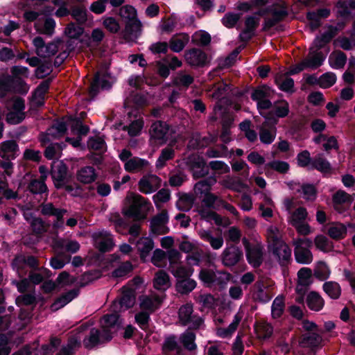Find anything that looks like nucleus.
<instances>
[{
    "mask_svg": "<svg viewBox=\"0 0 355 355\" xmlns=\"http://www.w3.org/2000/svg\"><path fill=\"white\" fill-rule=\"evenodd\" d=\"M128 206L122 210L123 215L135 221H141L146 218L151 203L142 196L129 192L125 198Z\"/></svg>",
    "mask_w": 355,
    "mask_h": 355,
    "instance_id": "nucleus-1",
    "label": "nucleus"
},
{
    "mask_svg": "<svg viewBox=\"0 0 355 355\" xmlns=\"http://www.w3.org/2000/svg\"><path fill=\"white\" fill-rule=\"evenodd\" d=\"M221 261L224 266L227 268H234L238 266L241 270H244L245 266L243 252L241 247L227 243L225 248L221 254Z\"/></svg>",
    "mask_w": 355,
    "mask_h": 355,
    "instance_id": "nucleus-2",
    "label": "nucleus"
},
{
    "mask_svg": "<svg viewBox=\"0 0 355 355\" xmlns=\"http://www.w3.org/2000/svg\"><path fill=\"white\" fill-rule=\"evenodd\" d=\"M110 77V73L107 70L98 71L95 73L89 89V96L91 100L96 98L100 89L109 90L112 88V83L107 79Z\"/></svg>",
    "mask_w": 355,
    "mask_h": 355,
    "instance_id": "nucleus-3",
    "label": "nucleus"
},
{
    "mask_svg": "<svg viewBox=\"0 0 355 355\" xmlns=\"http://www.w3.org/2000/svg\"><path fill=\"white\" fill-rule=\"evenodd\" d=\"M270 250L277 258L279 263L282 266L288 265L291 259V249L289 246L281 241L277 235L272 236V243L269 245Z\"/></svg>",
    "mask_w": 355,
    "mask_h": 355,
    "instance_id": "nucleus-4",
    "label": "nucleus"
},
{
    "mask_svg": "<svg viewBox=\"0 0 355 355\" xmlns=\"http://www.w3.org/2000/svg\"><path fill=\"white\" fill-rule=\"evenodd\" d=\"M220 274L225 275V279L222 277H217L215 272L212 270L202 268L199 272V279L204 283L207 287H211L214 285H218L220 288H223L227 282L230 279L231 275L227 272H218Z\"/></svg>",
    "mask_w": 355,
    "mask_h": 355,
    "instance_id": "nucleus-5",
    "label": "nucleus"
},
{
    "mask_svg": "<svg viewBox=\"0 0 355 355\" xmlns=\"http://www.w3.org/2000/svg\"><path fill=\"white\" fill-rule=\"evenodd\" d=\"M142 32V24L139 18L135 17L130 21H125V28L122 32L123 38L125 42H136L141 36Z\"/></svg>",
    "mask_w": 355,
    "mask_h": 355,
    "instance_id": "nucleus-6",
    "label": "nucleus"
},
{
    "mask_svg": "<svg viewBox=\"0 0 355 355\" xmlns=\"http://www.w3.org/2000/svg\"><path fill=\"white\" fill-rule=\"evenodd\" d=\"M50 175L53 185L57 190H60V187L63 186L64 182L69 181L68 166L63 161H60L57 166L51 168Z\"/></svg>",
    "mask_w": 355,
    "mask_h": 355,
    "instance_id": "nucleus-7",
    "label": "nucleus"
},
{
    "mask_svg": "<svg viewBox=\"0 0 355 355\" xmlns=\"http://www.w3.org/2000/svg\"><path fill=\"white\" fill-rule=\"evenodd\" d=\"M185 60L193 67H203L209 63L207 53L200 49L193 48L185 53Z\"/></svg>",
    "mask_w": 355,
    "mask_h": 355,
    "instance_id": "nucleus-8",
    "label": "nucleus"
},
{
    "mask_svg": "<svg viewBox=\"0 0 355 355\" xmlns=\"http://www.w3.org/2000/svg\"><path fill=\"white\" fill-rule=\"evenodd\" d=\"M169 125L164 121H158L153 123L150 127V137L159 141L160 144H166L168 141Z\"/></svg>",
    "mask_w": 355,
    "mask_h": 355,
    "instance_id": "nucleus-9",
    "label": "nucleus"
},
{
    "mask_svg": "<svg viewBox=\"0 0 355 355\" xmlns=\"http://www.w3.org/2000/svg\"><path fill=\"white\" fill-rule=\"evenodd\" d=\"M266 288V286L263 279H259L254 284L251 292L254 302L266 304L271 300L272 296L265 291Z\"/></svg>",
    "mask_w": 355,
    "mask_h": 355,
    "instance_id": "nucleus-10",
    "label": "nucleus"
},
{
    "mask_svg": "<svg viewBox=\"0 0 355 355\" xmlns=\"http://www.w3.org/2000/svg\"><path fill=\"white\" fill-rule=\"evenodd\" d=\"M12 265L17 270L23 269L24 266L26 265L35 270L39 269L40 262L38 259L33 255L17 254L13 259Z\"/></svg>",
    "mask_w": 355,
    "mask_h": 355,
    "instance_id": "nucleus-11",
    "label": "nucleus"
},
{
    "mask_svg": "<svg viewBox=\"0 0 355 355\" xmlns=\"http://www.w3.org/2000/svg\"><path fill=\"white\" fill-rule=\"evenodd\" d=\"M19 152V146L15 140H6L0 144V157L3 159H15Z\"/></svg>",
    "mask_w": 355,
    "mask_h": 355,
    "instance_id": "nucleus-12",
    "label": "nucleus"
},
{
    "mask_svg": "<svg viewBox=\"0 0 355 355\" xmlns=\"http://www.w3.org/2000/svg\"><path fill=\"white\" fill-rule=\"evenodd\" d=\"M98 175L95 168L91 166L81 167L76 172L77 180L84 184H89L96 181Z\"/></svg>",
    "mask_w": 355,
    "mask_h": 355,
    "instance_id": "nucleus-13",
    "label": "nucleus"
},
{
    "mask_svg": "<svg viewBox=\"0 0 355 355\" xmlns=\"http://www.w3.org/2000/svg\"><path fill=\"white\" fill-rule=\"evenodd\" d=\"M153 282L154 288L159 291L164 292L171 286V277L164 270L155 272Z\"/></svg>",
    "mask_w": 355,
    "mask_h": 355,
    "instance_id": "nucleus-14",
    "label": "nucleus"
},
{
    "mask_svg": "<svg viewBox=\"0 0 355 355\" xmlns=\"http://www.w3.org/2000/svg\"><path fill=\"white\" fill-rule=\"evenodd\" d=\"M309 170H317L322 174H329L332 171V166L323 154L319 153L313 157L312 165Z\"/></svg>",
    "mask_w": 355,
    "mask_h": 355,
    "instance_id": "nucleus-15",
    "label": "nucleus"
},
{
    "mask_svg": "<svg viewBox=\"0 0 355 355\" xmlns=\"http://www.w3.org/2000/svg\"><path fill=\"white\" fill-rule=\"evenodd\" d=\"M265 12L269 13L277 23L282 21L288 16V11L284 3H274L265 9Z\"/></svg>",
    "mask_w": 355,
    "mask_h": 355,
    "instance_id": "nucleus-16",
    "label": "nucleus"
},
{
    "mask_svg": "<svg viewBox=\"0 0 355 355\" xmlns=\"http://www.w3.org/2000/svg\"><path fill=\"white\" fill-rule=\"evenodd\" d=\"M53 78H54V77L51 76V77H49V78H46V80H43L42 82H41L39 84V85L36 87V89L33 92L32 100H33L36 98H39L40 99L42 100V101H39L37 103V105L38 107H41V106L44 105V100L45 98V95L46 93H48L49 87H50V85L52 83Z\"/></svg>",
    "mask_w": 355,
    "mask_h": 355,
    "instance_id": "nucleus-17",
    "label": "nucleus"
},
{
    "mask_svg": "<svg viewBox=\"0 0 355 355\" xmlns=\"http://www.w3.org/2000/svg\"><path fill=\"white\" fill-rule=\"evenodd\" d=\"M245 252L248 262L254 268H258L262 264L263 252L261 246L255 245Z\"/></svg>",
    "mask_w": 355,
    "mask_h": 355,
    "instance_id": "nucleus-18",
    "label": "nucleus"
},
{
    "mask_svg": "<svg viewBox=\"0 0 355 355\" xmlns=\"http://www.w3.org/2000/svg\"><path fill=\"white\" fill-rule=\"evenodd\" d=\"M168 222V211L164 209L161 213L152 218L150 223V232L154 235H159V229L160 227L166 225Z\"/></svg>",
    "mask_w": 355,
    "mask_h": 355,
    "instance_id": "nucleus-19",
    "label": "nucleus"
},
{
    "mask_svg": "<svg viewBox=\"0 0 355 355\" xmlns=\"http://www.w3.org/2000/svg\"><path fill=\"white\" fill-rule=\"evenodd\" d=\"M160 180V178L155 175L143 176L138 183L139 191L145 194L153 193L157 188L153 186V182H159Z\"/></svg>",
    "mask_w": 355,
    "mask_h": 355,
    "instance_id": "nucleus-20",
    "label": "nucleus"
},
{
    "mask_svg": "<svg viewBox=\"0 0 355 355\" xmlns=\"http://www.w3.org/2000/svg\"><path fill=\"white\" fill-rule=\"evenodd\" d=\"M322 342L321 336L314 332H307L302 335L300 344L302 347L317 348Z\"/></svg>",
    "mask_w": 355,
    "mask_h": 355,
    "instance_id": "nucleus-21",
    "label": "nucleus"
},
{
    "mask_svg": "<svg viewBox=\"0 0 355 355\" xmlns=\"http://www.w3.org/2000/svg\"><path fill=\"white\" fill-rule=\"evenodd\" d=\"M136 296L135 289L126 286L122 288V296L119 301L120 306L125 309L132 308L135 303Z\"/></svg>",
    "mask_w": 355,
    "mask_h": 355,
    "instance_id": "nucleus-22",
    "label": "nucleus"
},
{
    "mask_svg": "<svg viewBox=\"0 0 355 355\" xmlns=\"http://www.w3.org/2000/svg\"><path fill=\"white\" fill-rule=\"evenodd\" d=\"M197 282L191 277L180 279L175 282V291L181 295H188L196 287Z\"/></svg>",
    "mask_w": 355,
    "mask_h": 355,
    "instance_id": "nucleus-23",
    "label": "nucleus"
},
{
    "mask_svg": "<svg viewBox=\"0 0 355 355\" xmlns=\"http://www.w3.org/2000/svg\"><path fill=\"white\" fill-rule=\"evenodd\" d=\"M306 302L309 309L314 311H320L324 305V300L316 291H311L307 295Z\"/></svg>",
    "mask_w": 355,
    "mask_h": 355,
    "instance_id": "nucleus-24",
    "label": "nucleus"
},
{
    "mask_svg": "<svg viewBox=\"0 0 355 355\" xmlns=\"http://www.w3.org/2000/svg\"><path fill=\"white\" fill-rule=\"evenodd\" d=\"M137 245L139 251L140 259L143 262H145L146 258L154 248V241L149 237L140 238L137 241Z\"/></svg>",
    "mask_w": 355,
    "mask_h": 355,
    "instance_id": "nucleus-25",
    "label": "nucleus"
},
{
    "mask_svg": "<svg viewBox=\"0 0 355 355\" xmlns=\"http://www.w3.org/2000/svg\"><path fill=\"white\" fill-rule=\"evenodd\" d=\"M189 40V36L186 33L173 36L169 40L168 46L173 52L179 53L183 50Z\"/></svg>",
    "mask_w": 355,
    "mask_h": 355,
    "instance_id": "nucleus-26",
    "label": "nucleus"
},
{
    "mask_svg": "<svg viewBox=\"0 0 355 355\" xmlns=\"http://www.w3.org/2000/svg\"><path fill=\"white\" fill-rule=\"evenodd\" d=\"M217 182L214 175L209 176L197 183L194 186L195 192L197 194H205L210 191L211 187Z\"/></svg>",
    "mask_w": 355,
    "mask_h": 355,
    "instance_id": "nucleus-27",
    "label": "nucleus"
},
{
    "mask_svg": "<svg viewBox=\"0 0 355 355\" xmlns=\"http://www.w3.org/2000/svg\"><path fill=\"white\" fill-rule=\"evenodd\" d=\"M295 261L301 264H309L313 260L311 252L305 248L297 245L294 250Z\"/></svg>",
    "mask_w": 355,
    "mask_h": 355,
    "instance_id": "nucleus-28",
    "label": "nucleus"
},
{
    "mask_svg": "<svg viewBox=\"0 0 355 355\" xmlns=\"http://www.w3.org/2000/svg\"><path fill=\"white\" fill-rule=\"evenodd\" d=\"M295 184L300 186V188L297 191L302 194L303 198L310 201H313L316 199L318 190L314 184L310 183H304L302 184L295 183Z\"/></svg>",
    "mask_w": 355,
    "mask_h": 355,
    "instance_id": "nucleus-29",
    "label": "nucleus"
},
{
    "mask_svg": "<svg viewBox=\"0 0 355 355\" xmlns=\"http://www.w3.org/2000/svg\"><path fill=\"white\" fill-rule=\"evenodd\" d=\"M274 91L267 85H261L254 87L251 93V98L253 101L271 97Z\"/></svg>",
    "mask_w": 355,
    "mask_h": 355,
    "instance_id": "nucleus-30",
    "label": "nucleus"
},
{
    "mask_svg": "<svg viewBox=\"0 0 355 355\" xmlns=\"http://www.w3.org/2000/svg\"><path fill=\"white\" fill-rule=\"evenodd\" d=\"M259 139L263 144H271L277 135L276 127L261 126L259 129Z\"/></svg>",
    "mask_w": 355,
    "mask_h": 355,
    "instance_id": "nucleus-31",
    "label": "nucleus"
},
{
    "mask_svg": "<svg viewBox=\"0 0 355 355\" xmlns=\"http://www.w3.org/2000/svg\"><path fill=\"white\" fill-rule=\"evenodd\" d=\"M171 273L176 278V281L189 278L193 273V268H188L184 266H171L168 268Z\"/></svg>",
    "mask_w": 355,
    "mask_h": 355,
    "instance_id": "nucleus-32",
    "label": "nucleus"
},
{
    "mask_svg": "<svg viewBox=\"0 0 355 355\" xmlns=\"http://www.w3.org/2000/svg\"><path fill=\"white\" fill-rule=\"evenodd\" d=\"M264 169L266 175H268L269 170H274L281 174H286L290 169V165L288 162L281 160H273L265 164Z\"/></svg>",
    "mask_w": 355,
    "mask_h": 355,
    "instance_id": "nucleus-33",
    "label": "nucleus"
},
{
    "mask_svg": "<svg viewBox=\"0 0 355 355\" xmlns=\"http://www.w3.org/2000/svg\"><path fill=\"white\" fill-rule=\"evenodd\" d=\"M81 345L80 341L76 337H70L68 339L67 344L63 345L56 355H73L76 349Z\"/></svg>",
    "mask_w": 355,
    "mask_h": 355,
    "instance_id": "nucleus-34",
    "label": "nucleus"
},
{
    "mask_svg": "<svg viewBox=\"0 0 355 355\" xmlns=\"http://www.w3.org/2000/svg\"><path fill=\"white\" fill-rule=\"evenodd\" d=\"M101 344V331L96 328H92L88 338L83 340V345L87 349H92L98 345Z\"/></svg>",
    "mask_w": 355,
    "mask_h": 355,
    "instance_id": "nucleus-35",
    "label": "nucleus"
},
{
    "mask_svg": "<svg viewBox=\"0 0 355 355\" xmlns=\"http://www.w3.org/2000/svg\"><path fill=\"white\" fill-rule=\"evenodd\" d=\"M148 164V160L135 157L125 164V170L131 173L146 168Z\"/></svg>",
    "mask_w": 355,
    "mask_h": 355,
    "instance_id": "nucleus-36",
    "label": "nucleus"
},
{
    "mask_svg": "<svg viewBox=\"0 0 355 355\" xmlns=\"http://www.w3.org/2000/svg\"><path fill=\"white\" fill-rule=\"evenodd\" d=\"M272 110L275 115L279 118H284L289 114V104L286 100L277 101L272 105Z\"/></svg>",
    "mask_w": 355,
    "mask_h": 355,
    "instance_id": "nucleus-37",
    "label": "nucleus"
},
{
    "mask_svg": "<svg viewBox=\"0 0 355 355\" xmlns=\"http://www.w3.org/2000/svg\"><path fill=\"white\" fill-rule=\"evenodd\" d=\"M26 191H28L33 195L42 196L45 194L46 196H48L49 193L47 186H44V184L41 185L39 180L37 179H33L30 181L27 185Z\"/></svg>",
    "mask_w": 355,
    "mask_h": 355,
    "instance_id": "nucleus-38",
    "label": "nucleus"
},
{
    "mask_svg": "<svg viewBox=\"0 0 355 355\" xmlns=\"http://www.w3.org/2000/svg\"><path fill=\"white\" fill-rule=\"evenodd\" d=\"M347 60L346 54L341 51H336V56L334 58H333V53L329 55V63L332 68L339 69H343L345 67Z\"/></svg>",
    "mask_w": 355,
    "mask_h": 355,
    "instance_id": "nucleus-39",
    "label": "nucleus"
},
{
    "mask_svg": "<svg viewBox=\"0 0 355 355\" xmlns=\"http://www.w3.org/2000/svg\"><path fill=\"white\" fill-rule=\"evenodd\" d=\"M53 71L52 62L49 60H42L40 65L35 69V74L37 78L43 79L49 76Z\"/></svg>",
    "mask_w": 355,
    "mask_h": 355,
    "instance_id": "nucleus-40",
    "label": "nucleus"
},
{
    "mask_svg": "<svg viewBox=\"0 0 355 355\" xmlns=\"http://www.w3.org/2000/svg\"><path fill=\"white\" fill-rule=\"evenodd\" d=\"M328 235L336 241L344 239L347 234V227L343 223H338L330 227L327 232Z\"/></svg>",
    "mask_w": 355,
    "mask_h": 355,
    "instance_id": "nucleus-41",
    "label": "nucleus"
},
{
    "mask_svg": "<svg viewBox=\"0 0 355 355\" xmlns=\"http://www.w3.org/2000/svg\"><path fill=\"white\" fill-rule=\"evenodd\" d=\"M284 297L280 295L275 297L271 306L272 318L275 319L281 318L284 313Z\"/></svg>",
    "mask_w": 355,
    "mask_h": 355,
    "instance_id": "nucleus-42",
    "label": "nucleus"
},
{
    "mask_svg": "<svg viewBox=\"0 0 355 355\" xmlns=\"http://www.w3.org/2000/svg\"><path fill=\"white\" fill-rule=\"evenodd\" d=\"M324 291L331 298L338 299L341 294L340 285L335 282H327L323 286Z\"/></svg>",
    "mask_w": 355,
    "mask_h": 355,
    "instance_id": "nucleus-43",
    "label": "nucleus"
},
{
    "mask_svg": "<svg viewBox=\"0 0 355 355\" xmlns=\"http://www.w3.org/2000/svg\"><path fill=\"white\" fill-rule=\"evenodd\" d=\"M194 202V198L189 193H183L178 201L176 202V207L178 210L187 211L191 209Z\"/></svg>",
    "mask_w": 355,
    "mask_h": 355,
    "instance_id": "nucleus-44",
    "label": "nucleus"
},
{
    "mask_svg": "<svg viewBox=\"0 0 355 355\" xmlns=\"http://www.w3.org/2000/svg\"><path fill=\"white\" fill-rule=\"evenodd\" d=\"M314 242L316 248L324 252L334 250V246L333 242L330 241L327 236L322 234L316 236Z\"/></svg>",
    "mask_w": 355,
    "mask_h": 355,
    "instance_id": "nucleus-45",
    "label": "nucleus"
},
{
    "mask_svg": "<svg viewBox=\"0 0 355 355\" xmlns=\"http://www.w3.org/2000/svg\"><path fill=\"white\" fill-rule=\"evenodd\" d=\"M83 25L70 22L64 29L65 35L71 39H78L84 33Z\"/></svg>",
    "mask_w": 355,
    "mask_h": 355,
    "instance_id": "nucleus-46",
    "label": "nucleus"
},
{
    "mask_svg": "<svg viewBox=\"0 0 355 355\" xmlns=\"http://www.w3.org/2000/svg\"><path fill=\"white\" fill-rule=\"evenodd\" d=\"M29 88V85L21 78H13L11 92L20 95H26Z\"/></svg>",
    "mask_w": 355,
    "mask_h": 355,
    "instance_id": "nucleus-47",
    "label": "nucleus"
},
{
    "mask_svg": "<svg viewBox=\"0 0 355 355\" xmlns=\"http://www.w3.org/2000/svg\"><path fill=\"white\" fill-rule=\"evenodd\" d=\"M211 40V37L210 34L205 31L195 33L191 39L193 44L201 46H208Z\"/></svg>",
    "mask_w": 355,
    "mask_h": 355,
    "instance_id": "nucleus-48",
    "label": "nucleus"
},
{
    "mask_svg": "<svg viewBox=\"0 0 355 355\" xmlns=\"http://www.w3.org/2000/svg\"><path fill=\"white\" fill-rule=\"evenodd\" d=\"M354 200V198L343 190H338L336 191L332 197V201L335 206L340 205L345 203L352 204Z\"/></svg>",
    "mask_w": 355,
    "mask_h": 355,
    "instance_id": "nucleus-49",
    "label": "nucleus"
},
{
    "mask_svg": "<svg viewBox=\"0 0 355 355\" xmlns=\"http://www.w3.org/2000/svg\"><path fill=\"white\" fill-rule=\"evenodd\" d=\"M67 132V125L66 122L62 121H57L50 128H49V134H51V137L56 138L62 137Z\"/></svg>",
    "mask_w": 355,
    "mask_h": 355,
    "instance_id": "nucleus-50",
    "label": "nucleus"
},
{
    "mask_svg": "<svg viewBox=\"0 0 355 355\" xmlns=\"http://www.w3.org/2000/svg\"><path fill=\"white\" fill-rule=\"evenodd\" d=\"M193 311L191 304H186L180 307L179 310V318L183 325H187L191 322Z\"/></svg>",
    "mask_w": 355,
    "mask_h": 355,
    "instance_id": "nucleus-51",
    "label": "nucleus"
},
{
    "mask_svg": "<svg viewBox=\"0 0 355 355\" xmlns=\"http://www.w3.org/2000/svg\"><path fill=\"white\" fill-rule=\"evenodd\" d=\"M196 334L192 331H187L182 334L180 336V340L183 346L190 350H194L196 349L197 345L195 343Z\"/></svg>",
    "mask_w": 355,
    "mask_h": 355,
    "instance_id": "nucleus-52",
    "label": "nucleus"
},
{
    "mask_svg": "<svg viewBox=\"0 0 355 355\" xmlns=\"http://www.w3.org/2000/svg\"><path fill=\"white\" fill-rule=\"evenodd\" d=\"M16 304L21 307L22 306H35L37 301L34 293H25L17 297Z\"/></svg>",
    "mask_w": 355,
    "mask_h": 355,
    "instance_id": "nucleus-53",
    "label": "nucleus"
},
{
    "mask_svg": "<svg viewBox=\"0 0 355 355\" xmlns=\"http://www.w3.org/2000/svg\"><path fill=\"white\" fill-rule=\"evenodd\" d=\"M71 15L79 25H84L87 21V11L85 8L73 7L71 10Z\"/></svg>",
    "mask_w": 355,
    "mask_h": 355,
    "instance_id": "nucleus-54",
    "label": "nucleus"
},
{
    "mask_svg": "<svg viewBox=\"0 0 355 355\" xmlns=\"http://www.w3.org/2000/svg\"><path fill=\"white\" fill-rule=\"evenodd\" d=\"M330 275V270L324 261H319L314 270V276L319 280L327 279Z\"/></svg>",
    "mask_w": 355,
    "mask_h": 355,
    "instance_id": "nucleus-55",
    "label": "nucleus"
},
{
    "mask_svg": "<svg viewBox=\"0 0 355 355\" xmlns=\"http://www.w3.org/2000/svg\"><path fill=\"white\" fill-rule=\"evenodd\" d=\"M325 58V55L321 51H317L313 58L304 62V65L306 67L316 69L322 65Z\"/></svg>",
    "mask_w": 355,
    "mask_h": 355,
    "instance_id": "nucleus-56",
    "label": "nucleus"
},
{
    "mask_svg": "<svg viewBox=\"0 0 355 355\" xmlns=\"http://www.w3.org/2000/svg\"><path fill=\"white\" fill-rule=\"evenodd\" d=\"M297 165L302 168H307L308 169L312 165L313 158L311 157L310 153L307 150L300 152L297 155Z\"/></svg>",
    "mask_w": 355,
    "mask_h": 355,
    "instance_id": "nucleus-57",
    "label": "nucleus"
},
{
    "mask_svg": "<svg viewBox=\"0 0 355 355\" xmlns=\"http://www.w3.org/2000/svg\"><path fill=\"white\" fill-rule=\"evenodd\" d=\"M13 78L9 75L0 78V97L5 98L8 93L11 92Z\"/></svg>",
    "mask_w": 355,
    "mask_h": 355,
    "instance_id": "nucleus-58",
    "label": "nucleus"
},
{
    "mask_svg": "<svg viewBox=\"0 0 355 355\" xmlns=\"http://www.w3.org/2000/svg\"><path fill=\"white\" fill-rule=\"evenodd\" d=\"M119 15L125 19V21H130L132 19L137 17V10L130 5H125L120 8Z\"/></svg>",
    "mask_w": 355,
    "mask_h": 355,
    "instance_id": "nucleus-59",
    "label": "nucleus"
},
{
    "mask_svg": "<svg viewBox=\"0 0 355 355\" xmlns=\"http://www.w3.org/2000/svg\"><path fill=\"white\" fill-rule=\"evenodd\" d=\"M178 348L177 337L175 335H169L165 338L162 344V351L164 353L171 352Z\"/></svg>",
    "mask_w": 355,
    "mask_h": 355,
    "instance_id": "nucleus-60",
    "label": "nucleus"
},
{
    "mask_svg": "<svg viewBox=\"0 0 355 355\" xmlns=\"http://www.w3.org/2000/svg\"><path fill=\"white\" fill-rule=\"evenodd\" d=\"M132 265L130 261H128L122 263L119 267L112 272L113 277H123L127 275L132 270Z\"/></svg>",
    "mask_w": 355,
    "mask_h": 355,
    "instance_id": "nucleus-61",
    "label": "nucleus"
},
{
    "mask_svg": "<svg viewBox=\"0 0 355 355\" xmlns=\"http://www.w3.org/2000/svg\"><path fill=\"white\" fill-rule=\"evenodd\" d=\"M336 82V76L333 72H326L320 76V87L329 88Z\"/></svg>",
    "mask_w": 355,
    "mask_h": 355,
    "instance_id": "nucleus-62",
    "label": "nucleus"
},
{
    "mask_svg": "<svg viewBox=\"0 0 355 355\" xmlns=\"http://www.w3.org/2000/svg\"><path fill=\"white\" fill-rule=\"evenodd\" d=\"M144 126V122L141 120H135L129 125L123 127L130 137H137L140 133Z\"/></svg>",
    "mask_w": 355,
    "mask_h": 355,
    "instance_id": "nucleus-63",
    "label": "nucleus"
},
{
    "mask_svg": "<svg viewBox=\"0 0 355 355\" xmlns=\"http://www.w3.org/2000/svg\"><path fill=\"white\" fill-rule=\"evenodd\" d=\"M337 16L345 19H348L352 17V12L349 10L347 1L339 0L336 4Z\"/></svg>",
    "mask_w": 355,
    "mask_h": 355,
    "instance_id": "nucleus-64",
    "label": "nucleus"
}]
</instances>
